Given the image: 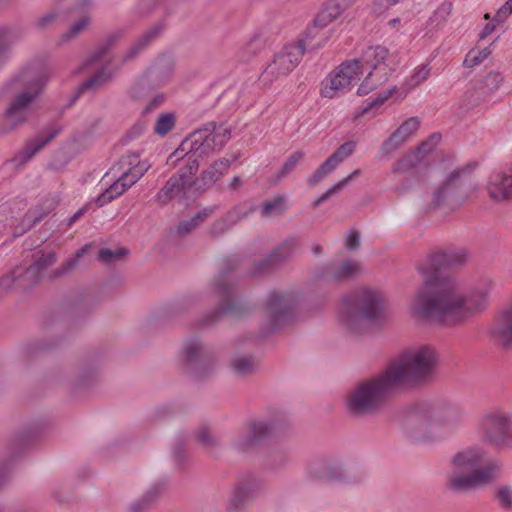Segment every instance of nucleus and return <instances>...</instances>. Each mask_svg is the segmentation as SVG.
I'll use <instances>...</instances> for the list:
<instances>
[{"mask_svg": "<svg viewBox=\"0 0 512 512\" xmlns=\"http://www.w3.org/2000/svg\"><path fill=\"white\" fill-rule=\"evenodd\" d=\"M249 499L242 495L240 492H238L235 488L232 491L230 498L227 500L226 503V510L228 512H239L243 509L245 503Z\"/></svg>", "mask_w": 512, "mask_h": 512, "instance_id": "8fccbe9b", "label": "nucleus"}, {"mask_svg": "<svg viewBox=\"0 0 512 512\" xmlns=\"http://www.w3.org/2000/svg\"><path fill=\"white\" fill-rule=\"evenodd\" d=\"M304 54L302 43H289L278 51L268 63L262 73V80L273 82L274 80L287 76L299 64Z\"/></svg>", "mask_w": 512, "mask_h": 512, "instance_id": "ddd939ff", "label": "nucleus"}, {"mask_svg": "<svg viewBox=\"0 0 512 512\" xmlns=\"http://www.w3.org/2000/svg\"><path fill=\"white\" fill-rule=\"evenodd\" d=\"M154 501V496H150V492H148L142 499H138L131 504L130 511L143 512Z\"/></svg>", "mask_w": 512, "mask_h": 512, "instance_id": "0e129e2a", "label": "nucleus"}, {"mask_svg": "<svg viewBox=\"0 0 512 512\" xmlns=\"http://www.w3.org/2000/svg\"><path fill=\"white\" fill-rule=\"evenodd\" d=\"M294 299L290 294L272 292L267 300L265 321L273 331L288 323L292 318Z\"/></svg>", "mask_w": 512, "mask_h": 512, "instance_id": "f3484780", "label": "nucleus"}, {"mask_svg": "<svg viewBox=\"0 0 512 512\" xmlns=\"http://www.w3.org/2000/svg\"><path fill=\"white\" fill-rule=\"evenodd\" d=\"M393 94L397 95V98H399L400 95V88L393 87L391 89H388L385 92L380 93L374 100H372L368 106L363 110V112H366L369 108L373 106H378L383 104L388 98L392 97Z\"/></svg>", "mask_w": 512, "mask_h": 512, "instance_id": "052dcab7", "label": "nucleus"}, {"mask_svg": "<svg viewBox=\"0 0 512 512\" xmlns=\"http://www.w3.org/2000/svg\"><path fill=\"white\" fill-rule=\"evenodd\" d=\"M452 12V3L448 1H444L441 3L436 10L432 13V15L429 18V22L432 25L440 26L443 23L446 22L448 17L451 15Z\"/></svg>", "mask_w": 512, "mask_h": 512, "instance_id": "37998d69", "label": "nucleus"}, {"mask_svg": "<svg viewBox=\"0 0 512 512\" xmlns=\"http://www.w3.org/2000/svg\"><path fill=\"white\" fill-rule=\"evenodd\" d=\"M465 421V413L458 406L437 405L425 410L420 416L416 437L424 442L439 440L457 431Z\"/></svg>", "mask_w": 512, "mask_h": 512, "instance_id": "0eeeda50", "label": "nucleus"}, {"mask_svg": "<svg viewBox=\"0 0 512 512\" xmlns=\"http://www.w3.org/2000/svg\"><path fill=\"white\" fill-rule=\"evenodd\" d=\"M361 271V264L357 260L349 259L343 261L328 277L331 281L340 282L357 276Z\"/></svg>", "mask_w": 512, "mask_h": 512, "instance_id": "7c9ffc66", "label": "nucleus"}, {"mask_svg": "<svg viewBox=\"0 0 512 512\" xmlns=\"http://www.w3.org/2000/svg\"><path fill=\"white\" fill-rule=\"evenodd\" d=\"M154 81L155 86H163L167 83L168 77H159V71L154 69L150 71L143 79L134 83L129 90V95L134 100H141L144 97L145 91L149 86L150 82Z\"/></svg>", "mask_w": 512, "mask_h": 512, "instance_id": "bb28decb", "label": "nucleus"}, {"mask_svg": "<svg viewBox=\"0 0 512 512\" xmlns=\"http://www.w3.org/2000/svg\"><path fill=\"white\" fill-rule=\"evenodd\" d=\"M110 43H105L101 45L94 53L88 58L84 63V67L92 66V65H101L104 62L110 61Z\"/></svg>", "mask_w": 512, "mask_h": 512, "instance_id": "c03bdc74", "label": "nucleus"}, {"mask_svg": "<svg viewBox=\"0 0 512 512\" xmlns=\"http://www.w3.org/2000/svg\"><path fill=\"white\" fill-rule=\"evenodd\" d=\"M167 95L165 93L154 94L142 109L143 115H148L165 104Z\"/></svg>", "mask_w": 512, "mask_h": 512, "instance_id": "5fc2aeb1", "label": "nucleus"}, {"mask_svg": "<svg viewBox=\"0 0 512 512\" xmlns=\"http://www.w3.org/2000/svg\"><path fill=\"white\" fill-rule=\"evenodd\" d=\"M22 38V31L13 27H0V67L7 60L11 47Z\"/></svg>", "mask_w": 512, "mask_h": 512, "instance_id": "cd10ccee", "label": "nucleus"}, {"mask_svg": "<svg viewBox=\"0 0 512 512\" xmlns=\"http://www.w3.org/2000/svg\"><path fill=\"white\" fill-rule=\"evenodd\" d=\"M233 225H230L228 221H226V216L220 220L214 222L211 227V233L214 236H219L229 230Z\"/></svg>", "mask_w": 512, "mask_h": 512, "instance_id": "69168bd1", "label": "nucleus"}, {"mask_svg": "<svg viewBox=\"0 0 512 512\" xmlns=\"http://www.w3.org/2000/svg\"><path fill=\"white\" fill-rule=\"evenodd\" d=\"M488 192L494 200L512 199V164L505 173L494 175L488 185Z\"/></svg>", "mask_w": 512, "mask_h": 512, "instance_id": "b1692460", "label": "nucleus"}, {"mask_svg": "<svg viewBox=\"0 0 512 512\" xmlns=\"http://www.w3.org/2000/svg\"><path fill=\"white\" fill-rule=\"evenodd\" d=\"M490 334L500 344L512 345V297L498 310L490 327Z\"/></svg>", "mask_w": 512, "mask_h": 512, "instance_id": "412c9836", "label": "nucleus"}, {"mask_svg": "<svg viewBox=\"0 0 512 512\" xmlns=\"http://www.w3.org/2000/svg\"><path fill=\"white\" fill-rule=\"evenodd\" d=\"M196 440L206 449L214 448L218 441L207 428L199 429L195 434Z\"/></svg>", "mask_w": 512, "mask_h": 512, "instance_id": "4d7b16f0", "label": "nucleus"}, {"mask_svg": "<svg viewBox=\"0 0 512 512\" xmlns=\"http://www.w3.org/2000/svg\"><path fill=\"white\" fill-rule=\"evenodd\" d=\"M90 23V18L88 16L81 17L78 21H76L70 29L63 34L62 41H68L75 36H77L82 30H84Z\"/></svg>", "mask_w": 512, "mask_h": 512, "instance_id": "6e6d98bb", "label": "nucleus"}, {"mask_svg": "<svg viewBox=\"0 0 512 512\" xmlns=\"http://www.w3.org/2000/svg\"><path fill=\"white\" fill-rule=\"evenodd\" d=\"M230 168V161L222 158L215 161L209 168L201 174V181L204 186L210 187L221 177H223Z\"/></svg>", "mask_w": 512, "mask_h": 512, "instance_id": "c756f323", "label": "nucleus"}, {"mask_svg": "<svg viewBox=\"0 0 512 512\" xmlns=\"http://www.w3.org/2000/svg\"><path fill=\"white\" fill-rule=\"evenodd\" d=\"M311 477L322 484L340 483L344 485L357 484L361 480L351 477L344 467L338 463H323L311 471Z\"/></svg>", "mask_w": 512, "mask_h": 512, "instance_id": "4be33fe9", "label": "nucleus"}, {"mask_svg": "<svg viewBox=\"0 0 512 512\" xmlns=\"http://www.w3.org/2000/svg\"><path fill=\"white\" fill-rule=\"evenodd\" d=\"M199 163L196 159H186L185 165L181 167L177 174L172 175L158 191L155 201L165 206L181 194H185L191 187L192 176L197 172Z\"/></svg>", "mask_w": 512, "mask_h": 512, "instance_id": "4468645a", "label": "nucleus"}, {"mask_svg": "<svg viewBox=\"0 0 512 512\" xmlns=\"http://www.w3.org/2000/svg\"><path fill=\"white\" fill-rule=\"evenodd\" d=\"M385 303L377 290L362 288L342 300L340 319L351 331H358L365 320H376L383 316Z\"/></svg>", "mask_w": 512, "mask_h": 512, "instance_id": "423d86ee", "label": "nucleus"}, {"mask_svg": "<svg viewBox=\"0 0 512 512\" xmlns=\"http://www.w3.org/2000/svg\"><path fill=\"white\" fill-rule=\"evenodd\" d=\"M50 75L47 69L31 65L12 78L7 88L13 96L2 116V133H9L28 121Z\"/></svg>", "mask_w": 512, "mask_h": 512, "instance_id": "f03ea898", "label": "nucleus"}, {"mask_svg": "<svg viewBox=\"0 0 512 512\" xmlns=\"http://www.w3.org/2000/svg\"><path fill=\"white\" fill-rule=\"evenodd\" d=\"M266 45V40L262 35L256 34L246 41L238 50V58L241 61H249L251 58L261 52Z\"/></svg>", "mask_w": 512, "mask_h": 512, "instance_id": "2f4dec72", "label": "nucleus"}, {"mask_svg": "<svg viewBox=\"0 0 512 512\" xmlns=\"http://www.w3.org/2000/svg\"><path fill=\"white\" fill-rule=\"evenodd\" d=\"M431 67L428 64H421L414 68L400 87V99H404L411 91L426 81L430 75Z\"/></svg>", "mask_w": 512, "mask_h": 512, "instance_id": "a878e982", "label": "nucleus"}, {"mask_svg": "<svg viewBox=\"0 0 512 512\" xmlns=\"http://www.w3.org/2000/svg\"><path fill=\"white\" fill-rule=\"evenodd\" d=\"M511 15H512V0H506V2L497 10L493 19L497 23H503Z\"/></svg>", "mask_w": 512, "mask_h": 512, "instance_id": "e2e57ef3", "label": "nucleus"}, {"mask_svg": "<svg viewBox=\"0 0 512 512\" xmlns=\"http://www.w3.org/2000/svg\"><path fill=\"white\" fill-rule=\"evenodd\" d=\"M206 348L197 340H189L183 347V356L187 363L195 364V371L199 372L206 356Z\"/></svg>", "mask_w": 512, "mask_h": 512, "instance_id": "c85d7f7f", "label": "nucleus"}, {"mask_svg": "<svg viewBox=\"0 0 512 512\" xmlns=\"http://www.w3.org/2000/svg\"><path fill=\"white\" fill-rule=\"evenodd\" d=\"M112 71L105 68H102L100 71H98L96 74H94L92 77L87 79L80 87L79 92H82L84 90H95L98 89L100 86H102L104 83H106L112 76Z\"/></svg>", "mask_w": 512, "mask_h": 512, "instance_id": "ea45409f", "label": "nucleus"}, {"mask_svg": "<svg viewBox=\"0 0 512 512\" xmlns=\"http://www.w3.org/2000/svg\"><path fill=\"white\" fill-rule=\"evenodd\" d=\"M340 191H341L340 185H337L335 183L326 192H324L317 200H315L314 206L317 207V206L321 205L323 202L328 200L331 196L337 194Z\"/></svg>", "mask_w": 512, "mask_h": 512, "instance_id": "338daca9", "label": "nucleus"}, {"mask_svg": "<svg viewBox=\"0 0 512 512\" xmlns=\"http://www.w3.org/2000/svg\"><path fill=\"white\" fill-rule=\"evenodd\" d=\"M260 487L261 480L254 475H247L243 477L235 485V489L249 500L255 495Z\"/></svg>", "mask_w": 512, "mask_h": 512, "instance_id": "e433bc0d", "label": "nucleus"}, {"mask_svg": "<svg viewBox=\"0 0 512 512\" xmlns=\"http://www.w3.org/2000/svg\"><path fill=\"white\" fill-rule=\"evenodd\" d=\"M90 246H91L90 244H86L82 248L77 250L75 255L73 257L67 259L62 264V266L56 271V275L60 276L66 272L73 270L78 265L79 259L87 253Z\"/></svg>", "mask_w": 512, "mask_h": 512, "instance_id": "de8ad7c7", "label": "nucleus"}, {"mask_svg": "<svg viewBox=\"0 0 512 512\" xmlns=\"http://www.w3.org/2000/svg\"><path fill=\"white\" fill-rule=\"evenodd\" d=\"M420 124L421 120L417 116L410 117L403 121L399 127L382 142L378 150V157L385 159L391 156L396 150L401 148L416 135Z\"/></svg>", "mask_w": 512, "mask_h": 512, "instance_id": "6ab92c4d", "label": "nucleus"}, {"mask_svg": "<svg viewBox=\"0 0 512 512\" xmlns=\"http://www.w3.org/2000/svg\"><path fill=\"white\" fill-rule=\"evenodd\" d=\"M126 253H127V250L125 248H120L117 250L102 249L99 252V259L104 263H108V262L112 261L113 259L121 258Z\"/></svg>", "mask_w": 512, "mask_h": 512, "instance_id": "680f3d73", "label": "nucleus"}, {"mask_svg": "<svg viewBox=\"0 0 512 512\" xmlns=\"http://www.w3.org/2000/svg\"><path fill=\"white\" fill-rule=\"evenodd\" d=\"M284 427L281 417L259 418L248 421L241 429L240 435L233 442V448L238 453H248L254 450L262 441L275 437Z\"/></svg>", "mask_w": 512, "mask_h": 512, "instance_id": "9b49d317", "label": "nucleus"}, {"mask_svg": "<svg viewBox=\"0 0 512 512\" xmlns=\"http://www.w3.org/2000/svg\"><path fill=\"white\" fill-rule=\"evenodd\" d=\"M356 0H328L315 17V23L327 27L336 21L343 12Z\"/></svg>", "mask_w": 512, "mask_h": 512, "instance_id": "5701e85b", "label": "nucleus"}, {"mask_svg": "<svg viewBox=\"0 0 512 512\" xmlns=\"http://www.w3.org/2000/svg\"><path fill=\"white\" fill-rule=\"evenodd\" d=\"M43 213H38L37 210H30L24 217L21 227L16 229L17 235H21L31 227L35 225L36 222L40 221L43 218Z\"/></svg>", "mask_w": 512, "mask_h": 512, "instance_id": "603ef678", "label": "nucleus"}, {"mask_svg": "<svg viewBox=\"0 0 512 512\" xmlns=\"http://www.w3.org/2000/svg\"><path fill=\"white\" fill-rule=\"evenodd\" d=\"M340 162L336 160L333 155H330L309 177L308 182L311 185H316L321 182L325 177L331 174Z\"/></svg>", "mask_w": 512, "mask_h": 512, "instance_id": "c9c22d12", "label": "nucleus"}, {"mask_svg": "<svg viewBox=\"0 0 512 512\" xmlns=\"http://www.w3.org/2000/svg\"><path fill=\"white\" fill-rule=\"evenodd\" d=\"M493 288L489 277L474 283L468 292L456 278L438 277L417 288L408 311L417 322L460 325L488 308Z\"/></svg>", "mask_w": 512, "mask_h": 512, "instance_id": "f257e3e1", "label": "nucleus"}, {"mask_svg": "<svg viewBox=\"0 0 512 512\" xmlns=\"http://www.w3.org/2000/svg\"><path fill=\"white\" fill-rule=\"evenodd\" d=\"M254 210L255 208L253 206H235L226 214V221H228L230 225H235L240 220L247 218Z\"/></svg>", "mask_w": 512, "mask_h": 512, "instance_id": "49530a36", "label": "nucleus"}, {"mask_svg": "<svg viewBox=\"0 0 512 512\" xmlns=\"http://www.w3.org/2000/svg\"><path fill=\"white\" fill-rule=\"evenodd\" d=\"M490 53L491 52L488 48L477 51L471 50L464 60V65L467 67L476 66L482 63L490 55Z\"/></svg>", "mask_w": 512, "mask_h": 512, "instance_id": "864d4df0", "label": "nucleus"}, {"mask_svg": "<svg viewBox=\"0 0 512 512\" xmlns=\"http://www.w3.org/2000/svg\"><path fill=\"white\" fill-rule=\"evenodd\" d=\"M289 463V457L285 450L272 449L269 451L266 466L272 471H280Z\"/></svg>", "mask_w": 512, "mask_h": 512, "instance_id": "4c0bfd02", "label": "nucleus"}, {"mask_svg": "<svg viewBox=\"0 0 512 512\" xmlns=\"http://www.w3.org/2000/svg\"><path fill=\"white\" fill-rule=\"evenodd\" d=\"M356 148V142L347 141L343 143L332 155L340 162V164L353 154Z\"/></svg>", "mask_w": 512, "mask_h": 512, "instance_id": "bf43d9fd", "label": "nucleus"}, {"mask_svg": "<svg viewBox=\"0 0 512 512\" xmlns=\"http://www.w3.org/2000/svg\"><path fill=\"white\" fill-rule=\"evenodd\" d=\"M56 260L57 256L55 252L37 254L34 262L29 267H17L12 271L10 276H6L2 279V284L6 287H9L10 283H15L16 286L22 288L29 287L38 282L41 272L53 265Z\"/></svg>", "mask_w": 512, "mask_h": 512, "instance_id": "dca6fc26", "label": "nucleus"}, {"mask_svg": "<svg viewBox=\"0 0 512 512\" xmlns=\"http://www.w3.org/2000/svg\"><path fill=\"white\" fill-rule=\"evenodd\" d=\"M504 77L500 72H489L483 79V86L488 91L497 90L503 83Z\"/></svg>", "mask_w": 512, "mask_h": 512, "instance_id": "13d9d810", "label": "nucleus"}, {"mask_svg": "<svg viewBox=\"0 0 512 512\" xmlns=\"http://www.w3.org/2000/svg\"><path fill=\"white\" fill-rule=\"evenodd\" d=\"M324 28L325 27L317 25L314 19L312 25L307 27L304 38L297 43H302L304 50L306 48L318 49L322 47L327 40V37L321 35Z\"/></svg>", "mask_w": 512, "mask_h": 512, "instance_id": "473e14b6", "label": "nucleus"}, {"mask_svg": "<svg viewBox=\"0 0 512 512\" xmlns=\"http://www.w3.org/2000/svg\"><path fill=\"white\" fill-rule=\"evenodd\" d=\"M396 388L398 386L385 369L380 375L357 385L347 400V408L357 415L373 414L383 406L389 393Z\"/></svg>", "mask_w": 512, "mask_h": 512, "instance_id": "6e6552de", "label": "nucleus"}, {"mask_svg": "<svg viewBox=\"0 0 512 512\" xmlns=\"http://www.w3.org/2000/svg\"><path fill=\"white\" fill-rule=\"evenodd\" d=\"M439 355L429 344L412 345L404 349L387 366L391 378L398 387L429 381L436 373Z\"/></svg>", "mask_w": 512, "mask_h": 512, "instance_id": "20e7f679", "label": "nucleus"}, {"mask_svg": "<svg viewBox=\"0 0 512 512\" xmlns=\"http://www.w3.org/2000/svg\"><path fill=\"white\" fill-rule=\"evenodd\" d=\"M249 499L242 495L240 492H238L235 488L232 491L230 498L227 500L226 503V510L228 512H239L243 509L245 503Z\"/></svg>", "mask_w": 512, "mask_h": 512, "instance_id": "09e8293b", "label": "nucleus"}, {"mask_svg": "<svg viewBox=\"0 0 512 512\" xmlns=\"http://www.w3.org/2000/svg\"><path fill=\"white\" fill-rule=\"evenodd\" d=\"M211 208H205L202 211L198 212L193 218L190 220H184L180 222L177 226V232L180 235H184L189 233L191 230L196 228L202 221H204L208 216L212 214Z\"/></svg>", "mask_w": 512, "mask_h": 512, "instance_id": "a19ab883", "label": "nucleus"}, {"mask_svg": "<svg viewBox=\"0 0 512 512\" xmlns=\"http://www.w3.org/2000/svg\"><path fill=\"white\" fill-rule=\"evenodd\" d=\"M58 132L51 131L48 134L38 135L36 138L27 142L25 147L13 159L17 165H23L29 161L37 152H39L48 142H50Z\"/></svg>", "mask_w": 512, "mask_h": 512, "instance_id": "393cba45", "label": "nucleus"}, {"mask_svg": "<svg viewBox=\"0 0 512 512\" xmlns=\"http://www.w3.org/2000/svg\"><path fill=\"white\" fill-rule=\"evenodd\" d=\"M231 138V129L225 124L216 125L213 122L206 124L202 129L194 131L187 137L171 156L186 155L198 161L215 151L221 150Z\"/></svg>", "mask_w": 512, "mask_h": 512, "instance_id": "1a4fd4ad", "label": "nucleus"}, {"mask_svg": "<svg viewBox=\"0 0 512 512\" xmlns=\"http://www.w3.org/2000/svg\"><path fill=\"white\" fill-rule=\"evenodd\" d=\"M286 198L277 196L266 200L260 207L262 217L279 216L287 210Z\"/></svg>", "mask_w": 512, "mask_h": 512, "instance_id": "f704fd0d", "label": "nucleus"}, {"mask_svg": "<svg viewBox=\"0 0 512 512\" xmlns=\"http://www.w3.org/2000/svg\"><path fill=\"white\" fill-rule=\"evenodd\" d=\"M485 450L477 445L465 447L454 453L446 472L445 487L452 492H468L491 483L497 476L494 464L478 468L485 460Z\"/></svg>", "mask_w": 512, "mask_h": 512, "instance_id": "7ed1b4c3", "label": "nucleus"}, {"mask_svg": "<svg viewBox=\"0 0 512 512\" xmlns=\"http://www.w3.org/2000/svg\"><path fill=\"white\" fill-rule=\"evenodd\" d=\"M360 66L363 73L367 72L364 81L358 87L357 93L360 96L367 95L372 90L383 84L392 70L389 66V51L381 45L370 46L363 51L360 58Z\"/></svg>", "mask_w": 512, "mask_h": 512, "instance_id": "9d476101", "label": "nucleus"}, {"mask_svg": "<svg viewBox=\"0 0 512 512\" xmlns=\"http://www.w3.org/2000/svg\"><path fill=\"white\" fill-rule=\"evenodd\" d=\"M481 431L490 443L508 446L512 437V415L504 411L486 413L480 423Z\"/></svg>", "mask_w": 512, "mask_h": 512, "instance_id": "2eb2a0df", "label": "nucleus"}, {"mask_svg": "<svg viewBox=\"0 0 512 512\" xmlns=\"http://www.w3.org/2000/svg\"><path fill=\"white\" fill-rule=\"evenodd\" d=\"M362 75L363 68L360 66V60H347L323 79L320 93L326 98L339 97L350 91Z\"/></svg>", "mask_w": 512, "mask_h": 512, "instance_id": "f8f14e48", "label": "nucleus"}, {"mask_svg": "<svg viewBox=\"0 0 512 512\" xmlns=\"http://www.w3.org/2000/svg\"><path fill=\"white\" fill-rule=\"evenodd\" d=\"M149 168L148 163L139 161L138 156L134 154L121 157L100 180L103 191L93 200L96 206L103 207L123 195Z\"/></svg>", "mask_w": 512, "mask_h": 512, "instance_id": "39448f33", "label": "nucleus"}, {"mask_svg": "<svg viewBox=\"0 0 512 512\" xmlns=\"http://www.w3.org/2000/svg\"><path fill=\"white\" fill-rule=\"evenodd\" d=\"M176 115L174 112L166 111L160 113L154 123L153 132L154 134L164 137L168 135L175 127Z\"/></svg>", "mask_w": 512, "mask_h": 512, "instance_id": "72a5a7b5", "label": "nucleus"}, {"mask_svg": "<svg viewBox=\"0 0 512 512\" xmlns=\"http://www.w3.org/2000/svg\"><path fill=\"white\" fill-rule=\"evenodd\" d=\"M161 26L157 25L146 31L138 42L127 52L125 60L132 59L142 48L148 45L161 31Z\"/></svg>", "mask_w": 512, "mask_h": 512, "instance_id": "58836bf2", "label": "nucleus"}, {"mask_svg": "<svg viewBox=\"0 0 512 512\" xmlns=\"http://www.w3.org/2000/svg\"><path fill=\"white\" fill-rule=\"evenodd\" d=\"M304 155L305 154L302 151H295L292 153L284 162L279 172V178H283L291 173L296 168L300 160L304 157Z\"/></svg>", "mask_w": 512, "mask_h": 512, "instance_id": "3c124183", "label": "nucleus"}, {"mask_svg": "<svg viewBox=\"0 0 512 512\" xmlns=\"http://www.w3.org/2000/svg\"><path fill=\"white\" fill-rule=\"evenodd\" d=\"M360 237L359 234L355 231H350L347 235L345 246L347 249L355 250L359 247Z\"/></svg>", "mask_w": 512, "mask_h": 512, "instance_id": "774afa93", "label": "nucleus"}, {"mask_svg": "<svg viewBox=\"0 0 512 512\" xmlns=\"http://www.w3.org/2000/svg\"><path fill=\"white\" fill-rule=\"evenodd\" d=\"M231 366L237 374L246 375L255 369L256 363L251 357L241 356L235 358L232 361Z\"/></svg>", "mask_w": 512, "mask_h": 512, "instance_id": "a18cd8bd", "label": "nucleus"}, {"mask_svg": "<svg viewBox=\"0 0 512 512\" xmlns=\"http://www.w3.org/2000/svg\"><path fill=\"white\" fill-rule=\"evenodd\" d=\"M467 260V252L464 249H454L434 253L429 257L427 263H421L418 271L424 276V282L433 281L439 276L433 277V274L442 269L456 267L464 264ZM423 283L422 285H424Z\"/></svg>", "mask_w": 512, "mask_h": 512, "instance_id": "a211bd4d", "label": "nucleus"}, {"mask_svg": "<svg viewBox=\"0 0 512 512\" xmlns=\"http://www.w3.org/2000/svg\"><path fill=\"white\" fill-rule=\"evenodd\" d=\"M495 500L505 511H512V485H500L495 492Z\"/></svg>", "mask_w": 512, "mask_h": 512, "instance_id": "79ce46f5", "label": "nucleus"}, {"mask_svg": "<svg viewBox=\"0 0 512 512\" xmlns=\"http://www.w3.org/2000/svg\"><path fill=\"white\" fill-rule=\"evenodd\" d=\"M468 174L467 168L456 169L450 173L446 181L440 186L433 196V203L435 205L448 204H459L466 199V195H458L456 190L458 184Z\"/></svg>", "mask_w": 512, "mask_h": 512, "instance_id": "aec40b11", "label": "nucleus"}]
</instances>
